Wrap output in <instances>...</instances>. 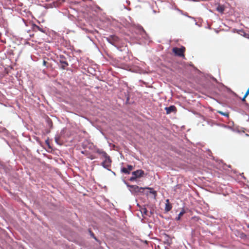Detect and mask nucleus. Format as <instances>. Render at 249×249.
I'll return each instance as SVG.
<instances>
[{
	"instance_id": "nucleus-1",
	"label": "nucleus",
	"mask_w": 249,
	"mask_h": 249,
	"mask_svg": "<svg viewBox=\"0 0 249 249\" xmlns=\"http://www.w3.org/2000/svg\"><path fill=\"white\" fill-rule=\"evenodd\" d=\"M124 182L126 185L127 187H128L129 190L131 193V194L134 195H139L140 193H143V191L144 189H147V190H149V191H148L146 193L147 195H148V193L152 194V195H154L155 197H156V192L155 191L153 190V189L152 188H149V187H145V188L140 187H139V186H138L137 185H129L128 183H127L126 182V181L125 180H124Z\"/></svg>"
},
{
	"instance_id": "nucleus-2",
	"label": "nucleus",
	"mask_w": 249,
	"mask_h": 249,
	"mask_svg": "<svg viewBox=\"0 0 249 249\" xmlns=\"http://www.w3.org/2000/svg\"><path fill=\"white\" fill-rule=\"evenodd\" d=\"M132 176L130 178L129 180L131 181H133L136 178L142 177L144 174V172L142 170H138L132 173Z\"/></svg>"
},
{
	"instance_id": "nucleus-3",
	"label": "nucleus",
	"mask_w": 249,
	"mask_h": 249,
	"mask_svg": "<svg viewBox=\"0 0 249 249\" xmlns=\"http://www.w3.org/2000/svg\"><path fill=\"white\" fill-rule=\"evenodd\" d=\"M107 40L111 44L116 46V43L119 41V38L115 35L110 36L106 38Z\"/></svg>"
},
{
	"instance_id": "nucleus-4",
	"label": "nucleus",
	"mask_w": 249,
	"mask_h": 249,
	"mask_svg": "<svg viewBox=\"0 0 249 249\" xmlns=\"http://www.w3.org/2000/svg\"><path fill=\"white\" fill-rule=\"evenodd\" d=\"M184 50H185L184 47H182L181 48H174L173 49V52L177 55H178L179 56H184L183 52L184 51Z\"/></svg>"
},
{
	"instance_id": "nucleus-5",
	"label": "nucleus",
	"mask_w": 249,
	"mask_h": 249,
	"mask_svg": "<svg viewBox=\"0 0 249 249\" xmlns=\"http://www.w3.org/2000/svg\"><path fill=\"white\" fill-rule=\"evenodd\" d=\"M105 158V160L102 163L103 166L105 168H107L110 166L111 164V160L109 158V157L107 155V156L104 157Z\"/></svg>"
},
{
	"instance_id": "nucleus-6",
	"label": "nucleus",
	"mask_w": 249,
	"mask_h": 249,
	"mask_svg": "<svg viewBox=\"0 0 249 249\" xmlns=\"http://www.w3.org/2000/svg\"><path fill=\"white\" fill-rule=\"evenodd\" d=\"M133 169V166L131 165H128L127 168H123L121 171L126 174H130V172Z\"/></svg>"
},
{
	"instance_id": "nucleus-7",
	"label": "nucleus",
	"mask_w": 249,
	"mask_h": 249,
	"mask_svg": "<svg viewBox=\"0 0 249 249\" xmlns=\"http://www.w3.org/2000/svg\"><path fill=\"white\" fill-rule=\"evenodd\" d=\"M176 107L174 106H171L169 107H165V110L166 111L167 114H169L173 111H174Z\"/></svg>"
},
{
	"instance_id": "nucleus-8",
	"label": "nucleus",
	"mask_w": 249,
	"mask_h": 249,
	"mask_svg": "<svg viewBox=\"0 0 249 249\" xmlns=\"http://www.w3.org/2000/svg\"><path fill=\"white\" fill-rule=\"evenodd\" d=\"M216 10L218 12H219L220 13H223L224 12V10H225V7L223 5L218 4L217 7H216Z\"/></svg>"
},
{
	"instance_id": "nucleus-9",
	"label": "nucleus",
	"mask_w": 249,
	"mask_h": 249,
	"mask_svg": "<svg viewBox=\"0 0 249 249\" xmlns=\"http://www.w3.org/2000/svg\"><path fill=\"white\" fill-rule=\"evenodd\" d=\"M60 67L63 69H65L66 67L68 65V63L63 59H61L60 60Z\"/></svg>"
},
{
	"instance_id": "nucleus-10",
	"label": "nucleus",
	"mask_w": 249,
	"mask_h": 249,
	"mask_svg": "<svg viewBox=\"0 0 249 249\" xmlns=\"http://www.w3.org/2000/svg\"><path fill=\"white\" fill-rule=\"evenodd\" d=\"M166 203L165 204V210L166 211V212H169V211H170L172 209V206H171V205L169 204V199H167L166 200Z\"/></svg>"
},
{
	"instance_id": "nucleus-11",
	"label": "nucleus",
	"mask_w": 249,
	"mask_h": 249,
	"mask_svg": "<svg viewBox=\"0 0 249 249\" xmlns=\"http://www.w3.org/2000/svg\"><path fill=\"white\" fill-rule=\"evenodd\" d=\"M184 213H185L184 210H182V211L178 214V217H176V220H180L181 217L184 214Z\"/></svg>"
},
{
	"instance_id": "nucleus-12",
	"label": "nucleus",
	"mask_w": 249,
	"mask_h": 249,
	"mask_svg": "<svg viewBox=\"0 0 249 249\" xmlns=\"http://www.w3.org/2000/svg\"><path fill=\"white\" fill-rule=\"evenodd\" d=\"M97 152L99 154H101L103 157L107 156V154L104 151L102 150H97Z\"/></svg>"
},
{
	"instance_id": "nucleus-13",
	"label": "nucleus",
	"mask_w": 249,
	"mask_h": 249,
	"mask_svg": "<svg viewBox=\"0 0 249 249\" xmlns=\"http://www.w3.org/2000/svg\"><path fill=\"white\" fill-rule=\"evenodd\" d=\"M141 213L144 214H147V210H146V208H142L141 210Z\"/></svg>"
},
{
	"instance_id": "nucleus-14",
	"label": "nucleus",
	"mask_w": 249,
	"mask_h": 249,
	"mask_svg": "<svg viewBox=\"0 0 249 249\" xmlns=\"http://www.w3.org/2000/svg\"><path fill=\"white\" fill-rule=\"evenodd\" d=\"M219 113H220L221 114H222V115H224V116H227V114H226V113H223V112H222L219 111Z\"/></svg>"
},
{
	"instance_id": "nucleus-15",
	"label": "nucleus",
	"mask_w": 249,
	"mask_h": 249,
	"mask_svg": "<svg viewBox=\"0 0 249 249\" xmlns=\"http://www.w3.org/2000/svg\"><path fill=\"white\" fill-rule=\"evenodd\" d=\"M246 93H247L248 94H249V89L247 90Z\"/></svg>"
},
{
	"instance_id": "nucleus-16",
	"label": "nucleus",
	"mask_w": 249,
	"mask_h": 249,
	"mask_svg": "<svg viewBox=\"0 0 249 249\" xmlns=\"http://www.w3.org/2000/svg\"><path fill=\"white\" fill-rule=\"evenodd\" d=\"M248 94L246 93V94H245V95H244V97L246 98L248 96Z\"/></svg>"
},
{
	"instance_id": "nucleus-17",
	"label": "nucleus",
	"mask_w": 249,
	"mask_h": 249,
	"mask_svg": "<svg viewBox=\"0 0 249 249\" xmlns=\"http://www.w3.org/2000/svg\"><path fill=\"white\" fill-rule=\"evenodd\" d=\"M245 98H246L244 97L243 98V99H242V101H244L245 100Z\"/></svg>"
},
{
	"instance_id": "nucleus-18",
	"label": "nucleus",
	"mask_w": 249,
	"mask_h": 249,
	"mask_svg": "<svg viewBox=\"0 0 249 249\" xmlns=\"http://www.w3.org/2000/svg\"><path fill=\"white\" fill-rule=\"evenodd\" d=\"M43 64H44V65H45V64H46V62L45 61H43Z\"/></svg>"
},
{
	"instance_id": "nucleus-19",
	"label": "nucleus",
	"mask_w": 249,
	"mask_h": 249,
	"mask_svg": "<svg viewBox=\"0 0 249 249\" xmlns=\"http://www.w3.org/2000/svg\"><path fill=\"white\" fill-rule=\"evenodd\" d=\"M248 227L249 228V225L248 226Z\"/></svg>"
}]
</instances>
